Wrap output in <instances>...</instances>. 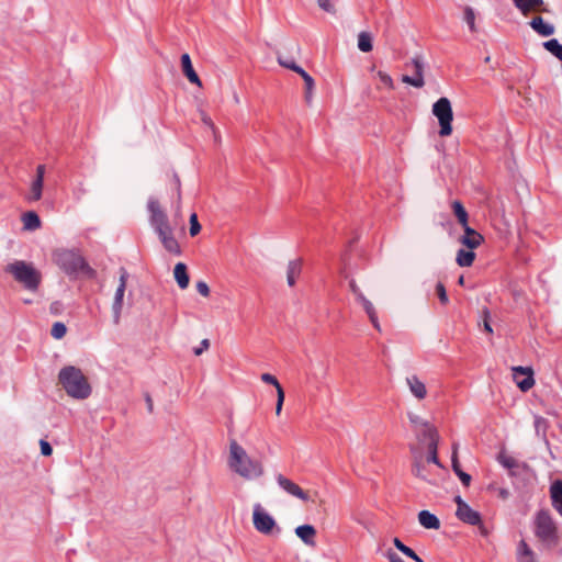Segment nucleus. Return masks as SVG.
Wrapping results in <instances>:
<instances>
[{
	"instance_id": "f257e3e1",
	"label": "nucleus",
	"mask_w": 562,
	"mask_h": 562,
	"mask_svg": "<svg viewBox=\"0 0 562 562\" xmlns=\"http://www.w3.org/2000/svg\"><path fill=\"white\" fill-rule=\"evenodd\" d=\"M227 465L229 470L245 481H256L263 476V462L250 456L236 439L228 445Z\"/></svg>"
},
{
	"instance_id": "f03ea898",
	"label": "nucleus",
	"mask_w": 562,
	"mask_h": 562,
	"mask_svg": "<svg viewBox=\"0 0 562 562\" xmlns=\"http://www.w3.org/2000/svg\"><path fill=\"white\" fill-rule=\"evenodd\" d=\"M4 273L24 290L35 293L38 291L43 276L32 261L13 259L3 267Z\"/></svg>"
},
{
	"instance_id": "7ed1b4c3",
	"label": "nucleus",
	"mask_w": 562,
	"mask_h": 562,
	"mask_svg": "<svg viewBox=\"0 0 562 562\" xmlns=\"http://www.w3.org/2000/svg\"><path fill=\"white\" fill-rule=\"evenodd\" d=\"M147 209L149 212L150 224L158 234L165 249L170 254L179 255L181 252L180 246L173 236L167 215L161 209L159 202L156 199L150 198L147 203Z\"/></svg>"
},
{
	"instance_id": "20e7f679",
	"label": "nucleus",
	"mask_w": 562,
	"mask_h": 562,
	"mask_svg": "<svg viewBox=\"0 0 562 562\" xmlns=\"http://www.w3.org/2000/svg\"><path fill=\"white\" fill-rule=\"evenodd\" d=\"M58 382L66 394L74 400H86L92 393L88 378L75 366L64 367L58 373Z\"/></svg>"
},
{
	"instance_id": "39448f33",
	"label": "nucleus",
	"mask_w": 562,
	"mask_h": 562,
	"mask_svg": "<svg viewBox=\"0 0 562 562\" xmlns=\"http://www.w3.org/2000/svg\"><path fill=\"white\" fill-rule=\"evenodd\" d=\"M251 522L255 530L260 535L278 537L281 533V527L277 519L261 503L252 504Z\"/></svg>"
},
{
	"instance_id": "423d86ee",
	"label": "nucleus",
	"mask_w": 562,
	"mask_h": 562,
	"mask_svg": "<svg viewBox=\"0 0 562 562\" xmlns=\"http://www.w3.org/2000/svg\"><path fill=\"white\" fill-rule=\"evenodd\" d=\"M535 535L547 548H553L559 543V533L555 522L548 512H540L535 520Z\"/></svg>"
},
{
	"instance_id": "0eeeda50",
	"label": "nucleus",
	"mask_w": 562,
	"mask_h": 562,
	"mask_svg": "<svg viewBox=\"0 0 562 562\" xmlns=\"http://www.w3.org/2000/svg\"><path fill=\"white\" fill-rule=\"evenodd\" d=\"M432 114L437 117L439 122V135H451L453 112L450 100L446 97H442L439 100H437L432 105Z\"/></svg>"
},
{
	"instance_id": "6e6552de",
	"label": "nucleus",
	"mask_w": 562,
	"mask_h": 562,
	"mask_svg": "<svg viewBox=\"0 0 562 562\" xmlns=\"http://www.w3.org/2000/svg\"><path fill=\"white\" fill-rule=\"evenodd\" d=\"M55 259L57 265L60 266L69 274L89 270L85 259L71 250H60L56 252Z\"/></svg>"
},
{
	"instance_id": "1a4fd4ad",
	"label": "nucleus",
	"mask_w": 562,
	"mask_h": 562,
	"mask_svg": "<svg viewBox=\"0 0 562 562\" xmlns=\"http://www.w3.org/2000/svg\"><path fill=\"white\" fill-rule=\"evenodd\" d=\"M419 432L423 435L424 439L427 440L428 461L431 460L437 465V468H441L437 457L439 442V434L437 428L430 423L423 424V429Z\"/></svg>"
},
{
	"instance_id": "9d476101",
	"label": "nucleus",
	"mask_w": 562,
	"mask_h": 562,
	"mask_svg": "<svg viewBox=\"0 0 562 562\" xmlns=\"http://www.w3.org/2000/svg\"><path fill=\"white\" fill-rule=\"evenodd\" d=\"M127 280H128V273L125 269L122 268L120 270L119 285L115 290L114 297H113V304H112L114 324H119L120 319H121Z\"/></svg>"
},
{
	"instance_id": "9b49d317",
	"label": "nucleus",
	"mask_w": 562,
	"mask_h": 562,
	"mask_svg": "<svg viewBox=\"0 0 562 562\" xmlns=\"http://www.w3.org/2000/svg\"><path fill=\"white\" fill-rule=\"evenodd\" d=\"M405 386L411 396L418 403L428 397V389L425 381L417 374H408L404 380Z\"/></svg>"
},
{
	"instance_id": "f8f14e48",
	"label": "nucleus",
	"mask_w": 562,
	"mask_h": 562,
	"mask_svg": "<svg viewBox=\"0 0 562 562\" xmlns=\"http://www.w3.org/2000/svg\"><path fill=\"white\" fill-rule=\"evenodd\" d=\"M454 502L457 504L456 516L459 520L471 526L481 524L480 513L474 510L461 496H456Z\"/></svg>"
},
{
	"instance_id": "ddd939ff",
	"label": "nucleus",
	"mask_w": 562,
	"mask_h": 562,
	"mask_svg": "<svg viewBox=\"0 0 562 562\" xmlns=\"http://www.w3.org/2000/svg\"><path fill=\"white\" fill-rule=\"evenodd\" d=\"M349 285L351 292L356 295L357 301L362 305L364 312L367 313L374 328L381 330L376 311L372 302L364 296V294L361 292V290L359 289L355 281H351Z\"/></svg>"
},
{
	"instance_id": "4468645a",
	"label": "nucleus",
	"mask_w": 562,
	"mask_h": 562,
	"mask_svg": "<svg viewBox=\"0 0 562 562\" xmlns=\"http://www.w3.org/2000/svg\"><path fill=\"white\" fill-rule=\"evenodd\" d=\"M513 379L522 392L529 391L535 385L533 370L530 367H514Z\"/></svg>"
},
{
	"instance_id": "2eb2a0df",
	"label": "nucleus",
	"mask_w": 562,
	"mask_h": 562,
	"mask_svg": "<svg viewBox=\"0 0 562 562\" xmlns=\"http://www.w3.org/2000/svg\"><path fill=\"white\" fill-rule=\"evenodd\" d=\"M278 61L281 66L295 71L303 78L304 82H306L305 98L306 101L310 102L313 97V90L315 86L314 79L302 67L296 65V63L292 59H283L282 57H278Z\"/></svg>"
},
{
	"instance_id": "dca6fc26",
	"label": "nucleus",
	"mask_w": 562,
	"mask_h": 562,
	"mask_svg": "<svg viewBox=\"0 0 562 562\" xmlns=\"http://www.w3.org/2000/svg\"><path fill=\"white\" fill-rule=\"evenodd\" d=\"M276 481L281 490L288 493L291 496H294L303 502L310 501L308 493L304 492L295 482L288 479L283 474H278L276 476Z\"/></svg>"
},
{
	"instance_id": "f3484780",
	"label": "nucleus",
	"mask_w": 562,
	"mask_h": 562,
	"mask_svg": "<svg viewBox=\"0 0 562 562\" xmlns=\"http://www.w3.org/2000/svg\"><path fill=\"white\" fill-rule=\"evenodd\" d=\"M430 464L437 467L431 460L428 461V453L426 456H416L414 461L413 473L429 483H435L432 473L429 469Z\"/></svg>"
},
{
	"instance_id": "a211bd4d",
	"label": "nucleus",
	"mask_w": 562,
	"mask_h": 562,
	"mask_svg": "<svg viewBox=\"0 0 562 562\" xmlns=\"http://www.w3.org/2000/svg\"><path fill=\"white\" fill-rule=\"evenodd\" d=\"M463 235L459 237V243L467 248L476 249L484 240L483 236L469 225L463 227Z\"/></svg>"
},
{
	"instance_id": "6ab92c4d",
	"label": "nucleus",
	"mask_w": 562,
	"mask_h": 562,
	"mask_svg": "<svg viewBox=\"0 0 562 562\" xmlns=\"http://www.w3.org/2000/svg\"><path fill=\"white\" fill-rule=\"evenodd\" d=\"M296 537L307 547H315L316 529L312 525H301L294 530Z\"/></svg>"
},
{
	"instance_id": "aec40b11",
	"label": "nucleus",
	"mask_w": 562,
	"mask_h": 562,
	"mask_svg": "<svg viewBox=\"0 0 562 562\" xmlns=\"http://www.w3.org/2000/svg\"><path fill=\"white\" fill-rule=\"evenodd\" d=\"M181 68H182L183 75L188 78V80L191 83L196 85L198 87H202V82H201L198 74L193 69L192 61H191L189 54H183L181 56Z\"/></svg>"
},
{
	"instance_id": "412c9836",
	"label": "nucleus",
	"mask_w": 562,
	"mask_h": 562,
	"mask_svg": "<svg viewBox=\"0 0 562 562\" xmlns=\"http://www.w3.org/2000/svg\"><path fill=\"white\" fill-rule=\"evenodd\" d=\"M516 557L518 562H538L536 552L525 541L520 540L517 544Z\"/></svg>"
},
{
	"instance_id": "4be33fe9",
	"label": "nucleus",
	"mask_w": 562,
	"mask_h": 562,
	"mask_svg": "<svg viewBox=\"0 0 562 562\" xmlns=\"http://www.w3.org/2000/svg\"><path fill=\"white\" fill-rule=\"evenodd\" d=\"M21 222L23 225V231L34 232L41 228L42 221L36 212L27 211L22 214Z\"/></svg>"
},
{
	"instance_id": "5701e85b",
	"label": "nucleus",
	"mask_w": 562,
	"mask_h": 562,
	"mask_svg": "<svg viewBox=\"0 0 562 562\" xmlns=\"http://www.w3.org/2000/svg\"><path fill=\"white\" fill-rule=\"evenodd\" d=\"M529 24L541 36H550L555 32L554 25L546 22L541 16L533 18Z\"/></svg>"
},
{
	"instance_id": "b1692460",
	"label": "nucleus",
	"mask_w": 562,
	"mask_h": 562,
	"mask_svg": "<svg viewBox=\"0 0 562 562\" xmlns=\"http://www.w3.org/2000/svg\"><path fill=\"white\" fill-rule=\"evenodd\" d=\"M550 496L552 506L562 516V481L558 480L551 484Z\"/></svg>"
},
{
	"instance_id": "393cba45",
	"label": "nucleus",
	"mask_w": 562,
	"mask_h": 562,
	"mask_svg": "<svg viewBox=\"0 0 562 562\" xmlns=\"http://www.w3.org/2000/svg\"><path fill=\"white\" fill-rule=\"evenodd\" d=\"M173 277L181 290L188 288L190 278L187 271V266L183 262H178L173 268Z\"/></svg>"
},
{
	"instance_id": "a878e982",
	"label": "nucleus",
	"mask_w": 562,
	"mask_h": 562,
	"mask_svg": "<svg viewBox=\"0 0 562 562\" xmlns=\"http://www.w3.org/2000/svg\"><path fill=\"white\" fill-rule=\"evenodd\" d=\"M302 271V260L294 259L288 263L286 268V281L290 286H293L296 282V279L301 274Z\"/></svg>"
},
{
	"instance_id": "bb28decb",
	"label": "nucleus",
	"mask_w": 562,
	"mask_h": 562,
	"mask_svg": "<svg viewBox=\"0 0 562 562\" xmlns=\"http://www.w3.org/2000/svg\"><path fill=\"white\" fill-rule=\"evenodd\" d=\"M419 524L427 529H439V519L428 510H422L418 514Z\"/></svg>"
},
{
	"instance_id": "cd10ccee",
	"label": "nucleus",
	"mask_w": 562,
	"mask_h": 562,
	"mask_svg": "<svg viewBox=\"0 0 562 562\" xmlns=\"http://www.w3.org/2000/svg\"><path fill=\"white\" fill-rule=\"evenodd\" d=\"M475 260L474 249H459L456 256V262L460 267H471Z\"/></svg>"
},
{
	"instance_id": "c85d7f7f",
	"label": "nucleus",
	"mask_w": 562,
	"mask_h": 562,
	"mask_svg": "<svg viewBox=\"0 0 562 562\" xmlns=\"http://www.w3.org/2000/svg\"><path fill=\"white\" fill-rule=\"evenodd\" d=\"M44 181L40 179H33L30 184V191L25 199L29 202H37L42 199Z\"/></svg>"
},
{
	"instance_id": "c756f323",
	"label": "nucleus",
	"mask_w": 562,
	"mask_h": 562,
	"mask_svg": "<svg viewBox=\"0 0 562 562\" xmlns=\"http://www.w3.org/2000/svg\"><path fill=\"white\" fill-rule=\"evenodd\" d=\"M513 2L525 15L531 11L539 10L543 4V0H513Z\"/></svg>"
},
{
	"instance_id": "7c9ffc66",
	"label": "nucleus",
	"mask_w": 562,
	"mask_h": 562,
	"mask_svg": "<svg viewBox=\"0 0 562 562\" xmlns=\"http://www.w3.org/2000/svg\"><path fill=\"white\" fill-rule=\"evenodd\" d=\"M463 21L467 23L471 33L477 32L476 13L472 7L467 5L463 9Z\"/></svg>"
},
{
	"instance_id": "2f4dec72",
	"label": "nucleus",
	"mask_w": 562,
	"mask_h": 562,
	"mask_svg": "<svg viewBox=\"0 0 562 562\" xmlns=\"http://www.w3.org/2000/svg\"><path fill=\"white\" fill-rule=\"evenodd\" d=\"M372 35L369 32H360L358 34V48L363 53H369L372 50Z\"/></svg>"
},
{
	"instance_id": "473e14b6",
	"label": "nucleus",
	"mask_w": 562,
	"mask_h": 562,
	"mask_svg": "<svg viewBox=\"0 0 562 562\" xmlns=\"http://www.w3.org/2000/svg\"><path fill=\"white\" fill-rule=\"evenodd\" d=\"M452 469H453L454 473L458 475V477L460 479V481L463 483V485L469 486L471 483V475H469L468 473H465L461 470L456 449L453 450V454H452Z\"/></svg>"
},
{
	"instance_id": "72a5a7b5",
	"label": "nucleus",
	"mask_w": 562,
	"mask_h": 562,
	"mask_svg": "<svg viewBox=\"0 0 562 562\" xmlns=\"http://www.w3.org/2000/svg\"><path fill=\"white\" fill-rule=\"evenodd\" d=\"M375 76L379 80V85L376 86L378 90H381V89L393 90L394 89V81H393L392 77L386 71L378 70Z\"/></svg>"
},
{
	"instance_id": "f704fd0d",
	"label": "nucleus",
	"mask_w": 562,
	"mask_h": 562,
	"mask_svg": "<svg viewBox=\"0 0 562 562\" xmlns=\"http://www.w3.org/2000/svg\"><path fill=\"white\" fill-rule=\"evenodd\" d=\"M452 210L453 213L458 220V222L461 224L462 227L469 225L468 224V212L465 211L464 206L459 201L452 202Z\"/></svg>"
},
{
	"instance_id": "c9c22d12",
	"label": "nucleus",
	"mask_w": 562,
	"mask_h": 562,
	"mask_svg": "<svg viewBox=\"0 0 562 562\" xmlns=\"http://www.w3.org/2000/svg\"><path fill=\"white\" fill-rule=\"evenodd\" d=\"M543 47L562 61V44L558 40L552 38L543 43Z\"/></svg>"
},
{
	"instance_id": "e433bc0d",
	"label": "nucleus",
	"mask_w": 562,
	"mask_h": 562,
	"mask_svg": "<svg viewBox=\"0 0 562 562\" xmlns=\"http://www.w3.org/2000/svg\"><path fill=\"white\" fill-rule=\"evenodd\" d=\"M402 81L404 83L411 85V86L416 87V88H423L424 85H425V80H424L423 74H420V75L415 74L414 77L404 75L402 77Z\"/></svg>"
},
{
	"instance_id": "4c0bfd02",
	"label": "nucleus",
	"mask_w": 562,
	"mask_h": 562,
	"mask_svg": "<svg viewBox=\"0 0 562 562\" xmlns=\"http://www.w3.org/2000/svg\"><path fill=\"white\" fill-rule=\"evenodd\" d=\"M67 333V328L64 323L56 322L53 324L50 334L55 339H61Z\"/></svg>"
},
{
	"instance_id": "58836bf2",
	"label": "nucleus",
	"mask_w": 562,
	"mask_h": 562,
	"mask_svg": "<svg viewBox=\"0 0 562 562\" xmlns=\"http://www.w3.org/2000/svg\"><path fill=\"white\" fill-rule=\"evenodd\" d=\"M498 461H499V463H501L503 467H505V468H507V469H513V468H515V467L517 465L516 460H515L513 457L507 456V454H505V453H501V454L498 456Z\"/></svg>"
},
{
	"instance_id": "ea45409f",
	"label": "nucleus",
	"mask_w": 562,
	"mask_h": 562,
	"mask_svg": "<svg viewBox=\"0 0 562 562\" xmlns=\"http://www.w3.org/2000/svg\"><path fill=\"white\" fill-rule=\"evenodd\" d=\"M318 7L330 14H336V7L331 0H317Z\"/></svg>"
},
{
	"instance_id": "a19ab883",
	"label": "nucleus",
	"mask_w": 562,
	"mask_h": 562,
	"mask_svg": "<svg viewBox=\"0 0 562 562\" xmlns=\"http://www.w3.org/2000/svg\"><path fill=\"white\" fill-rule=\"evenodd\" d=\"M261 381L271 384L276 387V391H279V389H283L277 378L270 373H262L260 376Z\"/></svg>"
},
{
	"instance_id": "79ce46f5",
	"label": "nucleus",
	"mask_w": 562,
	"mask_h": 562,
	"mask_svg": "<svg viewBox=\"0 0 562 562\" xmlns=\"http://www.w3.org/2000/svg\"><path fill=\"white\" fill-rule=\"evenodd\" d=\"M201 225L198 222V216L195 213L190 216V235L195 236L200 233Z\"/></svg>"
},
{
	"instance_id": "37998d69",
	"label": "nucleus",
	"mask_w": 562,
	"mask_h": 562,
	"mask_svg": "<svg viewBox=\"0 0 562 562\" xmlns=\"http://www.w3.org/2000/svg\"><path fill=\"white\" fill-rule=\"evenodd\" d=\"M284 391L283 389H279L277 391V404H276V415L279 416L282 412L283 403H284Z\"/></svg>"
},
{
	"instance_id": "c03bdc74",
	"label": "nucleus",
	"mask_w": 562,
	"mask_h": 562,
	"mask_svg": "<svg viewBox=\"0 0 562 562\" xmlns=\"http://www.w3.org/2000/svg\"><path fill=\"white\" fill-rule=\"evenodd\" d=\"M436 292H437L438 297H439V300H440V302H441L442 304H445V305H446V304H448V303H449V297H448V294H447L446 289H445V286H443V284H442V283H438V284L436 285Z\"/></svg>"
},
{
	"instance_id": "a18cd8bd",
	"label": "nucleus",
	"mask_w": 562,
	"mask_h": 562,
	"mask_svg": "<svg viewBox=\"0 0 562 562\" xmlns=\"http://www.w3.org/2000/svg\"><path fill=\"white\" fill-rule=\"evenodd\" d=\"M200 117H201L202 123L205 126L210 127L214 134L217 133V130H216L212 119L202 110L200 111Z\"/></svg>"
},
{
	"instance_id": "49530a36",
	"label": "nucleus",
	"mask_w": 562,
	"mask_h": 562,
	"mask_svg": "<svg viewBox=\"0 0 562 562\" xmlns=\"http://www.w3.org/2000/svg\"><path fill=\"white\" fill-rule=\"evenodd\" d=\"M409 422L420 431L423 429V424H428L429 422L426 419H423L422 417L409 414L408 415Z\"/></svg>"
},
{
	"instance_id": "de8ad7c7",
	"label": "nucleus",
	"mask_w": 562,
	"mask_h": 562,
	"mask_svg": "<svg viewBox=\"0 0 562 562\" xmlns=\"http://www.w3.org/2000/svg\"><path fill=\"white\" fill-rule=\"evenodd\" d=\"M535 428L537 434L542 432V435H544L547 429V420L543 417L537 416L535 418Z\"/></svg>"
},
{
	"instance_id": "09e8293b",
	"label": "nucleus",
	"mask_w": 562,
	"mask_h": 562,
	"mask_svg": "<svg viewBox=\"0 0 562 562\" xmlns=\"http://www.w3.org/2000/svg\"><path fill=\"white\" fill-rule=\"evenodd\" d=\"M41 453L45 457H49L53 453L52 446L48 441L42 439L40 440Z\"/></svg>"
},
{
	"instance_id": "8fccbe9b",
	"label": "nucleus",
	"mask_w": 562,
	"mask_h": 562,
	"mask_svg": "<svg viewBox=\"0 0 562 562\" xmlns=\"http://www.w3.org/2000/svg\"><path fill=\"white\" fill-rule=\"evenodd\" d=\"M196 291L204 297L210 295V288L204 281L196 282Z\"/></svg>"
},
{
	"instance_id": "3c124183",
	"label": "nucleus",
	"mask_w": 562,
	"mask_h": 562,
	"mask_svg": "<svg viewBox=\"0 0 562 562\" xmlns=\"http://www.w3.org/2000/svg\"><path fill=\"white\" fill-rule=\"evenodd\" d=\"M412 64L414 66V69H415V74L417 75H420L423 74V70H424V64L420 58L416 57L412 60Z\"/></svg>"
},
{
	"instance_id": "603ef678",
	"label": "nucleus",
	"mask_w": 562,
	"mask_h": 562,
	"mask_svg": "<svg viewBox=\"0 0 562 562\" xmlns=\"http://www.w3.org/2000/svg\"><path fill=\"white\" fill-rule=\"evenodd\" d=\"M210 347V342L207 339H203L201 341V346L199 348H195L194 349V355L196 356H200L203 351H205L206 349H209Z\"/></svg>"
},
{
	"instance_id": "864d4df0",
	"label": "nucleus",
	"mask_w": 562,
	"mask_h": 562,
	"mask_svg": "<svg viewBox=\"0 0 562 562\" xmlns=\"http://www.w3.org/2000/svg\"><path fill=\"white\" fill-rule=\"evenodd\" d=\"M44 177H45V166L44 165H38L36 167V176H35V179H40V180H43L44 181Z\"/></svg>"
},
{
	"instance_id": "5fc2aeb1",
	"label": "nucleus",
	"mask_w": 562,
	"mask_h": 562,
	"mask_svg": "<svg viewBox=\"0 0 562 562\" xmlns=\"http://www.w3.org/2000/svg\"><path fill=\"white\" fill-rule=\"evenodd\" d=\"M386 557L390 560V562H404L396 553L391 551L387 552Z\"/></svg>"
},
{
	"instance_id": "6e6d98bb",
	"label": "nucleus",
	"mask_w": 562,
	"mask_h": 562,
	"mask_svg": "<svg viewBox=\"0 0 562 562\" xmlns=\"http://www.w3.org/2000/svg\"><path fill=\"white\" fill-rule=\"evenodd\" d=\"M145 402H146L148 412L151 413L153 408H154V404H153V400L149 394L145 395Z\"/></svg>"
},
{
	"instance_id": "4d7b16f0",
	"label": "nucleus",
	"mask_w": 562,
	"mask_h": 562,
	"mask_svg": "<svg viewBox=\"0 0 562 562\" xmlns=\"http://www.w3.org/2000/svg\"><path fill=\"white\" fill-rule=\"evenodd\" d=\"M402 553H404L406 557L411 558L412 557H415V552L414 550H412L409 547L405 546L402 550H401Z\"/></svg>"
},
{
	"instance_id": "13d9d810",
	"label": "nucleus",
	"mask_w": 562,
	"mask_h": 562,
	"mask_svg": "<svg viewBox=\"0 0 562 562\" xmlns=\"http://www.w3.org/2000/svg\"><path fill=\"white\" fill-rule=\"evenodd\" d=\"M393 543L400 551L405 547V544L398 538H394Z\"/></svg>"
},
{
	"instance_id": "bf43d9fd",
	"label": "nucleus",
	"mask_w": 562,
	"mask_h": 562,
	"mask_svg": "<svg viewBox=\"0 0 562 562\" xmlns=\"http://www.w3.org/2000/svg\"><path fill=\"white\" fill-rule=\"evenodd\" d=\"M508 495H509V492H508L507 490H504V488H503V490H501V491H499V496H501L502 498H507V497H508Z\"/></svg>"
},
{
	"instance_id": "052dcab7",
	"label": "nucleus",
	"mask_w": 562,
	"mask_h": 562,
	"mask_svg": "<svg viewBox=\"0 0 562 562\" xmlns=\"http://www.w3.org/2000/svg\"><path fill=\"white\" fill-rule=\"evenodd\" d=\"M484 328L486 331L492 333V327H491L487 318H485V321H484Z\"/></svg>"
},
{
	"instance_id": "680f3d73",
	"label": "nucleus",
	"mask_w": 562,
	"mask_h": 562,
	"mask_svg": "<svg viewBox=\"0 0 562 562\" xmlns=\"http://www.w3.org/2000/svg\"><path fill=\"white\" fill-rule=\"evenodd\" d=\"M479 528H480V531L483 536H486L487 535V529L485 528L484 525H482V522L480 525H477Z\"/></svg>"
},
{
	"instance_id": "e2e57ef3",
	"label": "nucleus",
	"mask_w": 562,
	"mask_h": 562,
	"mask_svg": "<svg viewBox=\"0 0 562 562\" xmlns=\"http://www.w3.org/2000/svg\"><path fill=\"white\" fill-rule=\"evenodd\" d=\"M176 182H177V190H178V200L180 201V199H181L180 180L178 178H176Z\"/></svg>"
},
{
	"instance_id": "0e129e2a",
	"label": "nucleus",
	"mask_w": 562,
	"mask_h": 562,
	"mask_svg": "<svg viewBox=\"0 0 562 562\" xmlns=\"http://www.w3.org/2000/svg\"><path fill=\"white\" fill-rule=\"evenodd\" d=\"M412 559L415 561V562H424V560L422 558H419L416 553H415V557H412Z\"/></svg>"
},
{
	"instance_id": "69168bd1",
	"label": "nucleus",
	"mask_w": 562,
	"mask_h": 562,
	"mask_svg": "<svg viewBox=\"0 0 562 562\" xmlns=\"http://www.w3.org/2000/svg\"><path fill=\"white\" fill-rule=\"evenodd\" d=\"M458 283H459L460 285H464V277H463V276H461V277L458 279Z\"/></svg>"
}]
</instances>
